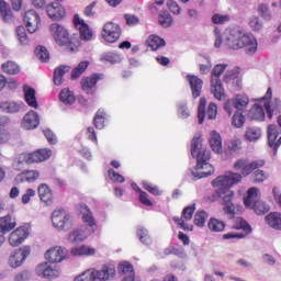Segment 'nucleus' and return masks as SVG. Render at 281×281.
<instances>
[{
    "instance_id": "680f3d73",
    "label": "nucleus",
    "mask_w": 281,
    "mask_h": 281,
    "mask_svg": "<svg viewBox=\"0 0 281 281\" xmlns=\"http://www.w3.org/2000/svg\"><path fill=\"white\" fill-rule=\"evenodd\" d=\"M227 21H229V16L226 14V15H223V14H214L212 16V22L215 24V25H223V23H227Z\"/></svg>"
},
{
    "instance_id": "aec40b11",
    "label": "nucleus",
    "mask_w": 281,
    "mask_h": 281,
    "mask_svg": "<svg viewBox=\"0 0 281 281\" xmlns=\"http://www.w3.org/2000/svg\"><path fill=\"white\" fill-rule=\"evenodd\" d=\"M280 133H281V130L278 127V125L272 124L268 126V144L270 148H273L274 155L278 153V148L281 145ZM279 136L280 138L278 139Z\"/></svg>"
},
{
    "instance_id": "c03bdc74",
    "label": "nucleus",
    "mask_w": 281,
    "mask_h": 281,
    "mask_svg": "<svg viewBox=\"0 0 281 281\" xmlns=\"http://www.w3.org/2000/svg\"><path fill=\"white\" fill-rule=\"evenodd\" d=\"M0 13L7 23H10L12 21V10H10V7H8V3L5 1H0Z\"/></svg>"
},
{
    "instance_id": "8fccbe9b",
    "label": "nucleus",
    "mask_w": 281,
    "mask_h": 281,
    "mask_svg": "<svg viewBox=\"0 0 281 281\" xmlns=\"http://www.w3.org/2000/svg\"><path fill=\"white\" fill-rule=\"evenodd\" d=\"M35 56L42 63H47L49 60V50L45 46H38L35 48Z\"/></svg>"
},
{
    "instance_id": "39448f33",
    "label": "nucleus",
    "mask_w": 281,
    "mask_h": 281,
    "mask_svg": "<svg viewBox=\"0 0 281 281\" xmlns=\"http://www.w3.org/2000/svg\"><path fill=\"white\" fill-rule=\"evenodd\" d=\"M225 69H227V64H217L211 72V92L216 100H222L223 95H225L223 81H221V76L225 74Z\"/></svg>"
},
{
    "instance_id": "58836bf2",
    "label": "nucleus",
    "mask_w": 281,
    "mask_h": 281,
    "mask_svg": "<svg viewBox=\"0 0 281 281\" xmlns=\"http://www.w3.org/2000/svg\"><path fill=\"white\" fill-rule=\"evenodd\" d=\"M266 222L272 229H281V213H270L266 216Z\"/></svg>"
},
{
    "instance_id": "f03ea898",
    "label": "nucleus",
    "mask_w": 281,
    "mask_h": 281,
    "mask_svg": "<svg viewBox=\"0 0 281 281\" xmlns=\"http://www.w3.org/2000/svg\"><path fill=\"white\" fill-rule=\"evenodd\" d=\"M191 155L196 159V166L191 170V175L194 179H203L214 175V167L207 162L212 154L210 150L203 148L201 136H194L191 140Z\"/></svg>"
},
{
    "instance_id": "5701e85b",
    "label": "nucleus",
    "mask_w": 281,
    "mask_h": 281,
    "mask_svg": "<svg viewBox=\"0 0 281 281\" xmlns=\"http://www.w3.org/2000/svg\"><path fill=\"white\" fill-rule=\"evenodd\" d=\"M30 236L25 226L19 227L10 234L9 244L11 247H19Z\"/></svg>"
},
{
    "instance_id": "ddd939ff",
    "label": "nucleus",
    "mask_w": 281,
    "mask_h": 281,
    "mask_svg": "<svg viewBox=\"0 0 281 281\" xmlns=\"http://www.w3.org/2000/svg\"><path fill=\"white\" fill-rule=\"evenodd\" d=\"M262 166H265V160H254L252 162H249L248 159H238L234 164V169L241 170L243 177H247L248 175H251L252 170L262 168Z\"/></svg>"
},
{
    "instance_id": "ea45409f",
    "label": "nucleus",
    "mask_w": 281,
    "mask_h": 281,
    "mask_svg": "<svg viewBox=\"0 0 281 281\" xmlns=\"http://www.w3.org/2000/svg\"><path fill=\"white\" fill-rule=\"evenodd\" d=\"M59 100L64 104H74L76 102V95H74V92L69 88H65L59 93Z\"/></svg>"
},
{
    "instance_id": "e2e57ef3",
    "label": "nucleus",
    "mask_w": 281,
    "mask_h": 281,
    "mask_svg": "<svg viewBox=\"0 0 281 281\" xmlns=\"http://www.w3.org/2000/svg\"><path fill=\"white\" fill-rule=\"evenodd\" d=\"M249 25L255 32H259V30H262V21H260V18L258 16L251 18Z\"/></svg>"
},
{
    "instance_id": "6e6552de",
    "label": "nucleus",
    "mask_w": 281,
    "mask_h": 281,
    "mask_svg": "<svg viewBox=\"0 0 281 281\" xmlns=\"http://www.w3.org/2000/svg\"><path fill=\"white\" fill-rule=\"evenodd\" d=\"M249 104V97L247 94H237L235 98L229 99L224 104V110L228 115H232L234 111H245Z\"/></svg>"
},
{
    "instance_id": "393cba45",
    "label": "nucleus",
    "mask_w": 281,
    "mask_h": 281,
    "mask_svg": "<svg viewBox=\"0 0 281 281\" xmlns=\"http://www.w3.org/2000/svg\"><path fill=\"white\" fill-rule=\"evenodd\" d=\"M46 12L52 19V21H60L61 19H65V8L60 5L58 2H53L46 7Z\"/></svg>"
},
{
    "instance_id": "423d86ee",
    "label": "nucleus",
    "mask_w": 281,
    "mask_h": 281,
    "mask_svg": "<svg viewBox=\"0 0 281 281\" xmlns=\"http://www.w3.org/2000/svg\"><path fill=\"white\" fill-rule=\"evenodd\" d=\"M52 223L58 232H69L74 227V217L64 209H58L52 214Z\"/></svg>"
},
{
    "instance_id": "a211bd4d",
    "label": "nucleus",
    "mask_w": 281,
    "mask_h": 281,
    "mask_svg": "<svg viewBox=\"0 0 281 281\" xmlns=\"http://www.w3.org/2000/svg\"><path fill=\"white\" fill-rule=\"evenodd\" d=\"M24 23L26 25L29 34H34L38 30L41 23V15L34 10H29L24 14Z\"/></svg>"
},
{
    "instance_id": "f257e3e1",
    "label": "nucleus",
    "mask_w": 281,
    "mask_h": 281,
    "mask_svg": "<svg viewBox=\"0 0 281 281\" xmlns=\"http://www.w3.org/2000/svg\"><path fill=\"white\" fill-rule=\"evenodd\" d=\"M240 179H243L240 173L229 171L224 176H218L212 181L213 188H217L215 194L217 199H222V204L224 205L223 210L228 218L236 216V206L232 203L234 191H232L231 188L232 186H236V183H240Z\"/></svg>"
},
{
    "instance_id": "4d7b16f0",
    "label": "nucleus",
    "mask_w": 281,
    "mask_h": 281,
    "mask_svg": "<svg viewBox=\"0 0 281 281\" xmlns=\"http://www.w3.org/2000/svg\"><path fill=\"white\" fill-rule=\"evenodd\" d=\"M196 210V204H192L190 206H187L182 211V220L183 221H192V216Z\"/></svg>"
},
{
    "instance_id": "1a4fd4ad",
    "label": "nucleus",
    "mask_w": 281,
    "mask_h": 281,
    "mask_svg": "<svg viewBox=\"0 0 281 281\" xmlns=\"http://www.w3.org/2000/svg\"><path fill=\"white\" fill-rule=\"evenodd\" d=\"M52 157V150L38 149L31 154H21L19 157V164H40V161H47Z\"/></svg>"
},
{
    "instance_id": "3c124183",
    "label": "nucleus",
    "mask_w": 281,
    "mask_h": 281,
    "mask_svg": "<svg viewBox=\"0 0 281 281\" xmlns=\"http://www.w3.org/2000/svg\"><path fill=\"white\" fill-rule=\"evenodd\" d=\"M207 104V100L205 98L200 99V104L198 106V120L199 124H203L205 122V105Z\"/></svg>"
},
{
    "instance_id": "338daca9",
    "label": "nucleus",
    "mask_w": 281,
    "mask_h": 281,
    "mask_svg": "<svg viewBox=\"0 0 281 281\" xmlns=\"http://www.w3.org/2000/svg\"><path fill=\"white\" fill-rule=\"evenodd\" d=\"M254 177H255V179H254L255 183H262V181H266V179L269 176L267 175V172H265L262 170H256L254 172Z\"/></svg>"
},
{
    "instance_id": "6ab92c4d",
    "label": "nucleus",
    "mask_w": 281,
    "mask_h": 281,
    "mask_svg": "<svg viewBox=\"0 0 281 281\" xmlns=\"http://www.w3.org/2000/svg\"><path fill=\"white\" fill-rule=\"evenodd\" d=\"M45 258L48 260V262H50V265L63 262V260L67 258V249L56 246L45 252Z\"/></svg>"
},
{
    "instance_id": "774afa93",
    "label": "nucleus",
    "mask_w": 281,
    "mask_h": 281,
    "mask_svg": "<svg viewBox=\"0 0 281 281\" xmlns=\"http://www.w3.org/2000/svg\"><path fill=\"white\" fill-rule=\"evenodd\" d=\"M124 19L126 21V25H139V18H137V15H133V14H125Z\"/></svg>"
},
{
    "instance_id": "b1692460",
    "label": "nucleus",
    "mask_w": 281,
    "mask_h": 281,
    "mask_svg": "<svg viewBox=\"0 0 281 281\" xmlns=\"http://www.w3.org/2000/svg\"><path fill=\"white\" fill-rule=\"evenodd\" d=\"M187 80L190 85L192 98H201V91H203V79L194 75H187Z\"/></svg>"
},
{
    "instance_id": "052dcab7",
    "label": "nucleus",
    "mask_w": 281,
    "mask_h": 281,
    "mask_svg": "<svg viewBox=\"0 0 281 281\" xmlns=\"http://www.w3.org/2000/svg\"><path fill=\"white\" fill-rule=\"evenodd\" d=\"M75 281H93L92 270L88 269L75 278Z\"/></svg>"
},
{
    "instance_id": "412c9836",
    "label": "nucleus",
    "mask_w": 281,
    "mask_h": 281,
    "mask_svg": "<svg viewBox=\"0 0 281 281\" xmlns=\"http://www.w3.org/2000/svg\"><path fill=\"white\" fill-rule=\"evenodd\" d=\"M243 38V31L233 29L226 34L225 45L231 49H240V41Z\"/></svg>"
},
{
    "instance_id": "de8ad7c7",
    "label": "nucleus",
    "mask_w": 281,
    "mask_h": 281,
    "mask_svg": "<svg viewBox=\"0 0 281 281\" xmlns=\"http://www.w3.org/2000/svg\"><path fill=\"white\" fill-rule=\"evenodd\" d=\"M104 117H106V113L104 112V110H99L95 113L93 124L95 128H99V131H102V128H104Z\"/></svg>"
},
{
    "instance_id": "473e14b6",
    "label": "nucleus",
    "mask_w": 281,
    "mask_h": 281,
    "mask_svg": "<svg viewBox=\"0 0 281 281\" xmlns=\"http://www.w3.org/2000/svg\"><path fill=\"white\" fill-rule=\"evenodd\" d=\"M41 175L36 170H29L23 173H20L15 177L16 183H23L27 181L29 183H33V181H36Z\"/></svg>"
},
{
    "instance_id": "37998d69",
    "label": "nucleus",
    "mask_w": 281,
    "mask_h": 281,
    "mask_svg": "<svg viewBox=\"0 0 281 281\" xmlns=\"http://www.w3.org/2000/svg\"><path fill=\"white\" fill-rule=\"evenodd\" d=\"M2 70L4 74H9L10 76H16V74L21 71L19 65H16L14 61H7L2 64Z\"/></svg>"
},
{
    "instance_id": "79ce46f5",
    "label": "nucleus",
    "mask_w": 281,
    "mask_h": 281,
    "mask_svg": "<svg viewBox=\"0 0 281 281\" xmlns=\"http://www.w3.org/2000/svg\"><path fill=\"white\" fill-rule=\"evenodd\" d=\"M72 256H93L95 255V249L89 246H79L71 249Z\"/></svg>"
},
{
    "instance_id": "dca6fc26",
    "label": "nucleus",
    "mask_w": 281,
    "mask_h": 281,
    "mask_svg": "<svg viewBox=\"0 0 281 281\" xmlns=\"http://www.w3.org/2000/svg\"><path fill=\"white\" fill-rule=\"evenodd\" d=\"M243 47L250 56L254 55L255 52H258V41L256 40L254 34L245 33L243 31L239 49H243Z\"/></svg>"
},
{
    "instance_id": "69168bd1",
    "label": "nucleus",
    "mask_w": 281,
    "mask_h": 281,
    "mask_svg": "<svg viewBox=\"0 0 281 281\" xmlns=\"http://www.w3.org/2000/svg\"><path fill=\"white\" fill-rule=\"evenodd\" d=\"M236 78H238L237 69L227 70L224 75V82H232V80H236Z\"/></svg>"
},
{
    "instance_id": "864d4df0",
    "label": "nucleus",
    "mask_w": 281,
    "mask_h": 281,
    "mask_svg": "<svg viewBox=\"0 0 281 281\" xmlns=\"http://www.w3.org/2000/svg\"><path fill=\"white\" fill-rule=\"evenodd\" d=\"M18 41H20L21 45H27L30 40L27 38V33L25 32V26L20 25L16 27Z\"/></svg>"
},
{
    "instance_id": "5fc2aeb1",
    "label": "nucleus",
    "mask_w": 281,
    "mask_h": 281,
    "mask_svg": "<svg viewBox=\"0 0 281 281\" xmlns=\"http://www.w3.org/2000/svg\"><path fill=\"white\" fill-rule=\"evenodd\" d=\"M205 221H207V213L205 211H199L194 215V223L198 227H203L205 225Z\"/></svg>"
},
{
    "instance_id": "0eeeda50",
    "label": "nucleus",
    "mask_w": 281,
    "mask_h": 281,
    "mask_svg": "<svg viewBox=\"0 0 281 281\" xmlns=\"http://www.w3.org/2000/svg\"><path fill=\"white\" fill-rule=\"evenodd\" d=\"M271 98H273V90H271V88H268L262 100H266L263 103V106L267 111V115H268L269 120H272L273 115H280V113H281L280 99L274 98L272 101H267V100H271Z\"/></svg>"
},
{
    "instance_id": "2f4dec72",
    "label": "nucleus",
    "mask_w": 281,
    "mask_h": 281,
    "mask_svg": "<svg viewBox=\"0 0 281 281\" xmlns=\"http://www.w3.org/2000/svg\"><path fill=\"white\" fill-rule=\"evenodd\" d=\"M37 192L43 203H46V205H49V203H52V199H54V195L52 193V189H49V186L45 183L40 184Z\"/></svg>"
},
{
    "instance_id": "f8f14e48",
    "label": "nucleus",
    "mask_w": 281,
    "mask_h": 281,
    "mask_svg": "<svg viewBox=\"0 0 281 281\" xmlns=\"http://www.w3.org/2000/svg\"><path fill=\"white\" fill-rule=\"evenodd\" d=\"M120 36H122V27H120V24L113 22L104 24L102 37L106 43H117Z\"/></svg>"
},
{
    "instance_id": "f3484780",
    "label": "nucleus",
    "mask_w": 281,
    "mask_h": 281,
    "mask_svg": "<svg viewBox=\"0 0 281 281\" xmlns=\"http://www.w3.org/2000/svg\"><path fill=\"white\" fill-rule=\"evenodd\" d=\"M74 23L79 31L81 41H91V38H93V31H91L89 24H87L85 20L80 19V15H74Z\"/></svg>"
},
{
    "instance_id": "cd10ccee",
    "label": "nucleus",
    "mask_w": 281,
    "mask_h": 281,
    "mask_svg": "<svg viewBox=\"0 0 281 281\" xmlns=\"http://www.w3.org/2000/svg\"><path fill=\"white\" fill-rule=\"evenodd\" d=\"M119 271L120 273L125 276L122 281H142L139 280V278L135 277V270L133 269V265L128 262L121 263L119 266Z\"/></svg>"
},
{
    "instance_id": "2eb2a0df",
    "label": "nucleus",
    "mask_w": 281,
    "mask_h": 281,
    "mask_svg": "<svg viewBox=\"0 0 281 281\" xmlns=\"http://www.w3.org/2000/svg\"><path fill=\"white\" fill-rule=\"evenodd\" d=\"M103 78V74H92L90 77H85L81 79L82 91L88 95H93V93H95V85H98V80H102Z\"/></svg>"
},
{
    "instance_id": "f704fd0d",
    "label": "nucleus",
    "mask_w": 281,
    "mask_h": 281,
    "mask_svg": "<svg viewBox=\"0 0 281 281\" xmlns=\"http://www.w3.org/2000/svg\"><path fill=\"white\" fill-rule=\"evenodd\" d=\"M249 117L256 120L257 122H265V108L262 105L255 103L249 112Z\"/></svg>"
},
{
    "instance_id": "c9c22d12",
    "label": "nucleus",
    "mask_w": 281,
    "mask_h": 281,
    "mask_svg": "<svg viewBox=\"0 0 281 281\" xmlns=\"http://www.w3.org/2000/svg\"><path fill=\"white\" fill-rule=\"evenodd\" d=\"M262 137V130L260 127H247L245 132V139L247 142H258Z\"/></svg>"
},
{
    "instance_id": "c85d7f7f",
    "label": "nucleus",
    "mask_w": 281,
    "mask_h": 281,
    "mask_svg": "<svg viewBox=\"0 0 281 281\" xmlns=\"http://www.w3.org/2000/svg\"><path fill=\"white\" fill-rule=\"evenodd\" d=\"M209 144L213 153H216L218 155L223 151V138L221 137V134H218V132L213 131L210 133Z\"/></svg>"
},
{
    "instance_id": "bf43d9fd",
    "label": "nucleus",
    "mask_w": 281,
    "mask_h": 281,
    "mask_svg": "<svg viewBox=\"0 0 281 281\" xmlns=\"http://www.w3.org/2000/svg\"><path fill=\"white\" fill-rule=\"evenodd\" d=\"M108 176L111 181H115L116 183H124L125 181L124 176L120 175L113 169L108 170Z\"/></svg>"
},
{
    "instance_id": "c756f323",
    "label": "nucleus",
    "mask_w": 281,
    "mask_h": 281,
    "mask_svg": "<svg viewBox=\"0 0 281 281\" xmlns=\"http://www.w3.org/2000/svg\"><path fill=\"white\" fill-rule=\"evenodd\" d=\"M16 227V222L12 221V216L5 215L0 218V236L12 232Z\"/></svg>"
},
{
    "instance_id": "4468645a",
    "label": "nucleus",
    "mask_w": 281,
    "mask_h": 281,
    "mask_svg": "<svg viewBox=\"0 0 281 281\" xmlns=\"http://www.w3.org/2000/svg\"><path fill=\"white\" fill-rule=\"evenodd\" d=\"M27 256H30V246L15 250L9 257V266L12 267V269H19V267L25 262Z\"/></svg>"
},
{
    "instance_id": "a878e982",
    "label": "nucleus",
    "mask_w": 281,
    "mask_h": 281,
    "mask_svg": "<svg viewBox=\"0 0 281 281\" xmlns=\"http://www.w3.org/2000/svg\"><path fill=\"white\" fill-rule=\"evenodd\" d=\"M38 124H41V116H38V113L30 111L24 115L22 126L25 131L36 128Z\"/></svg>"
},
{
    "instance_id": "7c9ffc66",
    "label": "nucleus",
    "mask_w": 281,
    "mask_h": 281,
    "mask_svg": "<svg viewBox=\"0 0 281 281\" xmlns=\"http://www.w3.org/2000/svg\"><path fill=\"white\" fill-rule=\"evenodd\" d=\"M21 109H23V105L14 101L0 102V111H2V113L14 114V113H19Z\"/></svg>"
},
{
    "instance_id": "bb28decb",
    "label": "nucleus",
    "mask_w": 281,
    "mask_h": 281,
    "mask_svg": "<svg viewBox=\"0 0 281 281\" xmlns=\"http://www.w3.org/2000/svg\"><path fill=\"white\" fill-rule=\"evenodd\" d=\"M36 273L41 278H58V276H60V272L52 268L48 262L40 263L36 268Z\"/></svg>"
},
{
    "instance_id": "7ed1b4c3",
    "label": "nucleus",
    "mask_w": 281,
    "mask_h": 281,
    "mask_svg": "<svg viewBox=\"0 0 281 281\" xmlns=\"http://www.w3.org/2000/svg\"><path fill=\"white\" fill-rule=\"evenodd\" d=\"M81 213L83 223L88 224V228L81 227L74 229L68 235V240L70 243H82L87 240L89 234H93L98 229V224H95V218H93V213L89 210L87 204H81Z\"/></svg>"
},
{
    "instance_id": "0e129e2a",
    "label": "nucleus",
    "mask_w": 281,
    "mask_h": 281,
    "mask_svg": "<svg viewBox=\"0 0 281 281\" xmlns=\"http://www.w3.org/2000/svg\"><path fill=\"white\" fill-rule=\"evenodd\" d=\"M217 111L218 108L216 106V103H210L206 112L207 120H216Z\"/></svg>"
},
{
    "instance_id": "4c0bfd02",
    "label": "nucleus",
    "mask_w": 281,
    "mask_h": 281,
    "mask_svg": "<svg viewBox=\"0 0 281 281\" xmlns=\"http://www.w3.org/2000/svg\"><path fill=\"white\" fill-rule=\"evenodd\" d=\"M158 23L161 27H171L173 20L172 15L168 11H160L158 14Z\"/></svg>"
},
{
    "instance_id": "a18cd8bd",
    "label": "nucleus",
    "mask_w": 281,
    "mask_h": 281,
    "mask_svg": "<svg viewBox=\"0 0 281 281\" xmlns=\"http://www.w3.org/2000/svg\"><path fill=\"white\" fill-rule=\"evenodd\" d=\"M137 236L143 245H153V238H150L148 229H146L145 227H138Z\"/></svg>"
},
{
    "instance_id": "72a5a7b5",
    "label": "nucleus",
    "mask_w": 281,
    "mask_h": 281,
    "mask_svg": "<svg viewBox=\"0 0 281 281\" xmlns=\"http://www.w3.org/2000/svg\"><path fill=\"white\" fill-rule=\"evenodd\" d=\"M24 99L29 106H32V109H38V102L36 101V90H34V88L24 87Z\"/></svg>"
},
{
    "instance_id": "603ef678",
    "label": "nucleus",
    "mask_w": 281,
    "mask_h": 281,
    "mask_svg": "<svg viewBox=\"0 0 281 281\" xmlns=\"http://www.w3.org/2000/svg\"><path fill=\"white\" fill-rule=\"evenodd\" d=\"M178 116L181 120H187V117H190V110H188V102L181 101L178 103Z\"/></svg>"
},
{
    "instance_id": "09e8293b",
    "label": "nucleus",
    "mask_w": 281,
    "mask_h": 281,
    "mask_svg": "<svg viewBox=\"0 0 281 281\" xmlns=\"http://www.w3.org/2000/svg\"><path fill=\"white\" fill-rule=\"evenodd\" d=\"M245 115H243L239 111H234L232 124L235 126V128H243V126H245Z\"/></svg>"
},
{
    "instance_id": "9b49d317",
    "label": "nucleus",
    "mask_w": 281,
    "mask_h": 281,
    "mask_svg": "<svg viewBox=\"0 0 281 281\" xmlns=\"http://www.w3.org/2000/svg\"><path fill=\"white\" fill-rule=\"evenodd\" d=\"M49 30L53 38L59 45V47H65V45L70 43L69 31H67L61 24L54 23L50 25Z\"/></svg>"
},
{
    "instance_id": "4be33fe9",
    "label": "nucleus",
    "mask_w": 281,
    "mask_h": 281,
    "mask_svg": "<svg viewBox=\"0 0 281 281\" xmlns=\"http://www.w3.org/2000/svg\"><path fill=\"white\" fill-rule=\"evenodd\" d=\"M91 271L93 281H106L115 277V268L113 266H103L101 270L91 269Z\"/></svg>"
},
{
    "instance_id": "49530a36",
    "label": "nucleus",
    "mask_w": 281,
    "mask_h": 281,
    "mask_svg": "<svg viewBox=\"0 0 281 281\" xmlns=\"http://www.w3.org/2000/svg\"><path fill=\"white\" fill-rule=\"evenodd\" d=\"M209 229L211 232H224L225 231V222L220 221L217 218H211L209 221Z\"/></svg>"
},
{
    "instance_id": "20e7f679",
    "label": "nucleus",
    "mask_w": 281,
    "mask_h": 281,
    "mask_svg": "<svg viewBox=\"0 0 281 281\" xmlns=\"http://www.w3.org/2000/svg\"><path fill=\"white\" fill-rule=\"evenodd\" d=\"M260 190L256 187H252L248 190L247 196L244 199V204L246 205V207L252 206V210L255 214H257V216H262L267 214L269 210H271V206L262 202V200H260Z\"/></svg>"
},
{
    "instance_id": "13d9d810",
    "label": "nucleus",
    "mask_w": 281,
    "mask_h": 281,
    "mask_svg": "<svg viewBox=\"0 0 281 281\" xmlns=\"http://www.w3.org/2000/svg\"><path fill=\"white\" fill-rule=\"evenodd\" d=\"M258 12L266 21H271V11H269L268 4H259Z\"/></svg>"
},
{
    "instance_id": "6e6d98bb",
    "label": "nucleus",
    "mask_w": 281,
    "mask_h": 281,
    "mask_svg": "<svg viewBox=\"0 0 281 281\" xmlns=\"http://www.w3.org/2000/svg\"><path fill=\"white\" fill-rule=\"evenodd\" d=\"M103 60H106L108 63L115 65L117 63H122V55L117 53H108L103 55Z\"/></svg>"
},
{
    "instance_id": "9d476101",
    "label": "nucleus",
    "mask_w": 281,
    "mask_h": 281,
    "mask_svg": "<svg viewBox=\"0 0 281 281\" xmlns=\"http://www.w3.org/2000/svg\"><path fill=\"white\" fill-rule=\"evenodd\" d=\"M234 229H243L244 233H227L223 235L224 240H232L237 238L240 240L241 238H247L249 234H251V225L247 223V221L243 220V217H237L234 224Z\"/></svg>"
},
{
    "instance_id": "e433bc0d",
    "label": "nucleus",
    "mask_w": 281,
    "mask_h": 281,
    "mask_svg": "<svg viewBox=\"0 0 281 281\" xmlns=\"http://www.w3.org/2000/svg\"><path fill=\"white\" fill-rule=\"evenodd\" d=\"M146 44L153 52H157L159 47H166V41L157 35L149 36Z\"/></svg>"
},
{
    "instance_id": "a19ab883",
    "label": "nucleus",
    "mask_w": 281,
    "mask_h": 281,
    "mask_svg": "<svg viewBox=\"0 0 281 281\" xmlns=\"http://www.w3.org/2000/svg\"><path fill=\"white\" fill-rule=\"evenodd\" d=\"M88 68H89L88 60H83V61L79 63L78 66L75 67L71 71V79L77 80V78L80 77L81 75H83Z\"/></svg>"
}]
</instances>
